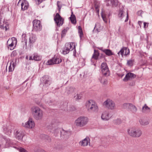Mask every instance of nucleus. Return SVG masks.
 <instances>
[{"label":"nucleus","instance_id":"obj_1","mask_svg":"<svg viewBox=\"0 0 152 152\" xmlns=\"http://www.w3.org/2000/svg\"><path fill=\"white\" fill-rule=\"evenodd\" d=\"M127 132L129 136L134 138L139 137L142 134V131L140 128L134 127L128 129Z\"/></svg>","mask_w":152,"mask_h":152},{"label":"nucleus","instance_id":"obj_2","mask_svg":"<svg viewBox=\"0 0 152 152\" xmlns=\"http://www.w3.org/2000/svg\"><path fill=\"white\" fill-rule=\"evenodd\" d=\"M32 114L34 118L37 120H41L43 117L42 111L37 107H33L31 108Z\"/></svg>","mask_w":152,"mask_h":152},{"label":"nucleus","instance_id":"obj_3","mask_svg":"<svg viewBox=\"0 0 152 152\" xmlns=\"http://www.w3.org/2000/svg\"><path fill=\"white\" fill-rule=\"evenodd\" d=\"M86 107L89 112H97L98 107L96 102L92 100H89L86 102Z\"/></svg>","mask_w":152,"mask_h":152},{"label":"nucleus","instance_id":"obj_4","mask_svg":"<svg viewBox=\"0 0 152 152\" xmlns=\"http://www.w3.org/2000/svg\"><path fill=\"white\" fill-rule=\"evenodd\" d=\"M75 48V44L74 42H69L66 43L62 53L64 54L68 53L70 51L72 50Z\"/></svg>","mask_w":152,"mask_h":152},{"label":"nucleus","instance_id":"obj_5","mask_svg":"<svg viewBox=\"0 0 152 152\" xmlns=\"http://www.w3.org/2000/svg\"><path fill=\"white\" fill-rule=\"evenodd\" d=\"M88 121L87 118L80 117L76 120L75 123L77 126L82 127L86 125L87 124Z\"/></svg>","mask_w":152,"mask_h":152},{"label":"nucleus","instance_id":"obj_6","mask_svg":"<svg viewBox=\"0 0 152 152\" xmlns=\"http://www.w3.org/2000/svg\"><path fill=\"white\" fill-rule=\"evenodd\" d=\"M62 61V60L59 56H54L51 59L48 60L46 64L47 65H52L59 64Z\"/></svg>","mask_w":152,"mask_h":152},{"label":"nucleus","instance_id":"obj_7","mask_svg":"<svg viewBox=\"0 0 152 152\" xmlns=\"http://www.w3.org/2000/svg\"><path fill=\"white\" fill-rule=\"evenodd\" d=\"M33 30L36 32L39 31L42 29L41 23L39 20H34L33 21Z\"/></svg>","mask_w":152,"mask_h":152},{"label":"nucleus","instance_id":"obj_8","mask_svg":"<svg viewBox=\"0 0 152 152\" xmlns=\"http://www.w3.org/2000/svg\"><path fill=\"white\" fill-rule=\"evenodd\" d=\"M54 20L58 26H62L64 22V19L60 16L58 13H56L54 17Z\"/></svg>","mask_w":152,"mask_h":152},{"label":"nucleus","instance_id":"obj_9","mask_svg":"<svg viewBox=\"0 0 152 152\" xmlns=\"http://www.w3.org/2000/svg\"><path fill=\"white\" fill-rule=\"evenodd\" d=\"M103 105L109 109L113 110L115 107V103L110 99H108L104 102Z\"/></svg>","mask_w":152,"mask_h":152},{"label":"nucleus","instance_id":"obj_10","mask_svg":"<svg viewBox=\"0 0 152 152\" xmlns=\"http://www.w3.org/2000/svg\"><path fill=\"white\" fill-rule=\"evenodd\" d=\"M0 28L2 29H5L6 31L9 29V24L1 16H0Z\"/></svg>","mask_w":152,"mask_h":152},{"label":"nucleus","instance_id":"obj_11","mask_svg":"<svg viewBox=\"0 0 152 152\" xmlns=\"http://www.w3.org/2000/svg\"><path fill=\"white\" fill-rule=\"evenodd\" d=\"M2 144L0 145V147L7 148L8 147L11 143L10 139L7 138L5 136H2L1 137Z\"/></svg>","mask_w":152,"mask_h":152},{"label":"nucleus","instance_id":"obj_12","mask_svg":"<svg viewBox=\"0 0 152 152\" xmlns=\"http://www.w3.org/2000/svg\"><path fill=\"white\" fill-rule=\"evenodd\" d=\"M42 82L43 86L45 87L48 86L51 83V79L47 75H45L43 77L42 79Z\"/></svg>","mask_w":152,"mask_h":152},{"label":"nucleus","instance_id":"obj_13","mask_svg":"<svg viewBox=\"0 0 152 152\" xmlns=\"http://www.w3.org/2000/svg\"><path fill=\"white\" fill-rule=\"evenodd\" d=\"M22 126L25 128L31 129L34 126L35 123L32 118H29L27 122L23 123Z\"/></svg>","mask_w":152,"mask_h":152},{"label":"nucleus","instance_id":"obj_14","mask_svg":"<svg viewBox=\"0 0 152 152\" xmlns=\"http://www.w3.org/2000/svg\"><path fill=\"white\" fill-rule=\"evenodd\" d=\"M14 129V127L11 125H7L4 126L3 132L5 134L10 136Z\"/></svg>","mask_w":152,"mask_h":152},{"label":"nucleus","instance_id":"obj_15","mask_svg":"<svg viewBox=\"0 0 152 152\" xmlns=\"http://www.w3.org/2000/svg\"><path fill=\"white\" fill-rule=\"evenodd\" d=\"M20 3H21V10L22 11H24L28 9L29 7V4L27 1L26 0H20L18 5Z\"/></svg>","mask_w":152,"mask_h":152},{"label":"nucleus","instance_id":"obj_16","mask_svg":"<svg viewBox=\"0 0 152 152\" xmlns=\"http://www.w3.org/2000/svg\"><path fill=\"white\" fill-rule=\"evenodd\" d=\"M14 133L15 138L19 140H21L24 136L22 130H15Z\"/></svg>","mask_w":152,"mask_h":152},{"label":"nucleus","instance_id":"obj_17","mask_svg":"<svg viewBox=\"0 0 152 152\" xmlns=\"http://www.w3.org/2000/svg\"><path fill=\"white\" fill-rule=\"evenodd\" d=\"M112 117V115L108 112L105 111L102 114L101 118L105 121H107Z\"/></svg>","mask_w":152,"mask_h":152},{"label":"nucleus","instance_id":"obj_18","mask_svg":"<svg viewBox=\"0 0 152 152\" xmlns=\"http://www.w3.org/2000/svg\"><path fill=\"white\" fill-rule=\"evenodd\" d=\"M136 77V75L133 73L129 72L127 73L124 78L123 79V80L125 82H126L128 81L130 79H133L134 78Z\"/></svg>","mask_w":152,"mask_h":152},{"label":"nucleus","instance_id":"obj_19","mask_svg":"<svg viewBox=\"0 0 152 152\" xmlns=\"http://www.w3.org/2000/svg\"><path fill=\"white\" fill-rule=\"evenodd\" d=\"M41 59V57L38 55L37 53H34L33 56H30L29 57V60H34L36 61H39Z\"/></svg>","mask_w":152,"mask_h":152},{"label":"nucleus","instance_id":"obj_20","mask_svg":"<svg viewBox=\"0 0 152 152\" xmlns=\"http://www.w3.org/2000/svg\"><path fill=\"white\" fill-rule=\"evenodd\" d=\"M140 124L142 126H145L149 124V121L144 118H140L139 120Z\"/></svg>","mask_w":152,"mask_h":152},{"label":"nucleus","instance_id":"obj_21","mask_svg":"<svg viewBox=\"0 0 152 152\" xmlns=\"http://www.w3.org/2000/svg\"><path fill=\"white\" fill-rule=\"evenodd\" d=\"M70 134V132L66 131L64 129H62L61 132V136L64 138H67Z\"/></svg>","mask_w":152,"mask_h":152},{"label":"nucleus","instance_id":"obj_22","mask_svg":"<svg viewBox=\"0 0 152 152\" xmlns=\"http://www.w3.org/2000/svg\"><path fill=\"white\" fill-rule=\"evenodd\" d=\"M99 49L104 53L106 55L108 56H110L113 55L114 54L112 51L110 49H103L102 48H99Z\"/></svg>","mask_w":152,"mask_h":152},{"label":"nucleus","instance_id":"obj_23","mask_svg":"<svg viewBox=\"0 0 152 152\" xmlns=\"http://www.w3.org/2000/svg\"><path fill=\"white\" fill-rule=\"evenodd\" d=\"M37 37L36 35L32 34L30 35L29 38V44L30 46H31L36 41Z\"/></svg>","mask_w":152,"mask_h":152},{"label":"nucleus","instance_id":"obj_24","mask_svg":"<svg viewBox=\"0 0 152 152\" xmlns=\"http://www.w3.org/2000/svg\"><path fill=\"white\" fill-rule=\"evenodd\" d=\"M90 143V139L87 137L83 140L80 142V145L82 146H86L88 145V143Z\"/></svg>","mask_w":152,"mask_h":152},{"label":"nucleus","instance_id":"obj_25","mask_svg":"<svg viewBox=\"0 0 152 152\" xmlns=\"http://www.w3.org/2000/svg\"><path fill=\"white\" fill-rule=\"evenodd\" d=\"M99 53L98 50H94V54L92 57L91 59H94L95 60H97L99 59ZM100 58H99L100 59Z\"/></svg>","mask_w":152,"mask_h":152},{"label":"nucleus","instance_id":"obj_26","mask_svg":"<svg viewBox=\"0 0 152 152\" xmlns=\"http://www.w3.org/2000/svg\"><path fill=\"white\" fill-rule=\"evenodd\" d=\"M151 110L150 108L148 107L146 104H145L142 107V113H146L149 112Z\"/></svg>","mask_w":152,"mask_h":152},{"label":"nucleus","instance_id":"obj_27","mask_svg":"<svg viewBox=\"0 0 152 152\" xmlns=\"http://www.w3.org/2000/svg\"><path fill=\"white\" fill-rule=\"evenodd\" d=\"M75 90V88L72 87L67 88L66 91V92L68 94H71L74 93Z\"/></svg>","mask_w":152,"mask_h":152},{"label":"nucleus","instance_id":"obj_28","mask_svg":"<svg viewBox=\"0 0 152 152\" xmlns=\"http://www.w3.org/2000/svg\"><path fill=\"white\" fill-rule=\"evenodd\" d=\"M16 64L13 61H11L10 65L9 67V71L11 72L12 71L15 66Z\"/></svg>","mask_w":152,"mask_h":152},{"label":"nucleus","instance_id":"obj_29","mask_svg":"<svg viewBox=\"0 0 152 152\" xmlns=\"http://www.w3.org/2000/svg\"><path fill=\"white\" fill-rule=\"evenodd\" d=\"M129 109L132 112L134 113H135L137 111V108L132 104H131Z\"/></svg>","mask_w":152,"mask_h":152},{"label":"nucleus","instance_id":"obj_30","mask_svg":"<svg viewBox=\"0 0 152 152\" xmlns=\"http://www.w3.org/2000/svg\"><path fill=\"white\" fill-rule=\"evenodd\" d=\"M11 40H12V41L10 42V44L9 45V47H13L14 44L16 45L17 43V39L15 38L12 37Z\"/></svg>","mask_w":152,"mask_h":152},{"label":"nucleus","instance_id":"obj_31","mask_svg":"<svg viewBox=\"0 0 152 152\" xmlns=\"http://www.w3.org/2000/svg\"><path fill=\"white\" fill-rule=\"evenodd\" d=\"M71 23L73 24H75L76 23V18L75 15L73 14V12H72V14L71 17L69 18Z\"/></svg>","mask_w":152,"mask_h":152},{"label":"nucleus","instance_id":"obj_32","mask_svg":"<svg viewBox=\"0 0 152 152\" xmlns=\"http://www.w3.org/2000/svg\"><path fill=\"white\" fill-rule=\"evenodd\" d=\"M101 71L102 75L105 77H107L110 75V72L109 69H106V70H103V71L101 70Z\"/></svg>","mask_w":152,"mask_h":152},{"label":"nucleus","instance_id":"obj_33","mask_svg":"<svg viewBox=\"0 0 152 152\" xmlns=\"http://www.w3.org/2000/svg\"><path fill=\"white\" fill-rule=\"evenodd\" d=\"M101 70L103 71L104 70L109 69L107 64L106 63H102L101 65Z\"/></svg>","mask_w":152,"mask_h":152},{"label":"nucleus","instance_id":"obj_34","mask_svg":"<svg viewBox=\"0 0 152 152\" xmlns=\"http://www.w3.org/2000/svg\"><path fill=\"white\" fill-rule=\"evenodd\" d=\"M99 79L100 82L103 84L106 85L107 84V80L106 79H104L103 77H100Z\"/></svg>","mask_w":152,"mask_h":152},{"label":"nucleus","instance_id":"obj_35","mask_svg":"<svg viewBox=\"0 0 152 152\" xmlns=\"http://www.w3.org/2000/svg\"><path fill=\"white\" fill-rule=\"evenodd\" d=\"M95 10L97 13H99V3L95 1L94 2Z\"/></svg>","mask_w":152,"mask_h":152},{"label":"nucleus","instance_id":"obj_36","mask_svg":"<svg viewBox=\"0 0 152 152\" xmlns=\"http://www.w3.org/2000/svg\"><path fill=\"white\" fill-rule=\"evenodd\" d=\"M69 29V28L67 27L62 31L61 34L62 38L64 37L65 36L67 31Z\"/></svg>","mask_w":152,"mask_h":152},{"label":"nucleus","instance_id":"obj_37","mask_svg":"<svg viewBox=\"0 0 152 152\" xmlns=\"http://www.w3.org/2000/svg\"><path fill=\"white\" fill-rule=\"evenodd\" d=\"M110 1L113 6H117L119 3L118 0H110Z\"/></svg>","mask_w":152,"mask_h":152},{"label":"nucleus","instance_id":"obj_38","mask_svg":"<svg viewBox=\"0 0 152 152\" xmlns=\"http://www.w3.org/2000/svg\"><path fill=\"white\" fill-rule=\"evenodd\" d=\"M134 62V60H128L127 61V65L129 66H132L133 65V63Z\"/></svg>","mask_w":152,"mask_h":152},{"label":"nucleus","instance_id":"obj_39","mask_svg":"<svg viewBox=\"0 0 152 152\" xmlns=\"http://www.w3.org/2000/svg\"><path fill=\"white\" fill-rule=\"evenodd\" d=\"M78 33L79 34V36L80 38H81L83 36V31L82 30V29L81 28V27L80 26H78Z\"/></svg>","mask_w":152,"mask_h":152},{"label":"nucleus","instance_id":"obj_40","mask_svg":"<svg viewBox=\"0 0 152 152\" xmlns=\"http://www.w3.org/2000/svg\"><path fill=\"white\" fill-rule=\"evenodd\" d=\"M131 104V103H125L123 104V107L124 109H129Z\"/></svg>","mask_w":152,"mask_h":152},{"label":"nucleus","instance_id":"obj_41","mask_svg":"<svg viewBox=\"0 0 152 152\" xmlns=\"http://www.w3.org/2000/svg\"><path fill=\"white\" fill-rule=\"evenodd\" d=\"M124 11L122 10H120L119 11V12L118 13V16L119 18H121V19L123 17Z\"/></svg>","mask_w":152,"mask_h":152},{"label":"nucleus","instance_id":"obj_42","mask_svg":"<svg viewBox=\"0 0 152 152\" xmlns=\"http://www.w3.org/2000/svg\"><path fill=\"white\" fill-rule=\"evenodd\" d=\"M124 49H125V52L124 55L127 56L130 53L129 49L126 47H124Z\"/></svg>","mask_w":152,"mask_h":152},{"label":"nucleus","instance_id":"obj_43","mask_svg":"<svg viewBox=\"0 0 152 152\" xmlns=\"http://www.w3.org/2000/svg\"><path fill=\"white\" fill-rule=\"evenodd\" d=\"M18 150L20 152H28L27 151L22 147H20L18 148Z\"/></svg>","mask_w":152,"mask_h":152},{"label":"nucleus","instance_id":"obj_44","mask_svg":"<svg viewBox=\"0 0 152 152\" xmlns=\"http://www.w3.org/2000/svg\"><path fill=\"white\" fill-rule=\"evenodd\" d=\"M124 47H123L120 50L118 53V55L120 54L122 56L124 54V52L125 50V49H124Z\"/></svg>","mask_w":152,"mask_h":152},{"label":"nucleus","instance_id":"obj_45","mask_svg":"<svg viewBox=\"0 0 152 152\" xmlns=\"http://www.w3.org/2000/svg\"><path fill=\"white\" fill-rule=\"evenodd\" d=\"M101 15L104 21L105 22L107 23V19L105 15H104L103 13H101Z\"/></svg>","mask_w":152,"mask_h":152},{"label":"nucleus","instance_id":"obj_46","mask_svg":"<svg viewBox=\"0 0 152 152\" xmlns=\"http://www.w3.org/2000/svg\"><path fill=\"white\" fill-rule=\"evenodd\" d=\"M61 131L60 130L57 129H55L54 132V134L55 136H57L58 134L60 132H61Z\"/></svg>","mask_w":152,"mask_h":152},{"label":"nucleus","instance_id":"obj_47","mask_svg":"<svg viewBox=\"0 0 152 152\" xmlns=\"http://www.w3.org/2000/svg\"><path fill=\"white\" fill-rule=\"evenodd\" d=\"M114 123L116 124H119L121 123V120L119 119H117L114 121Z\"/></svg>","mask_w":152,"mask_h":152},{"label":"nucleus","instance_id":"obj_48","mask_svg":"<svg viewBox=\"0 0 152 152\" xmlns=\"http://www.w3.org/2000/svg\"><path fill=\"white\" fill-rule=\"evenodd\" d=\"M82 96L81 95L77 94L76 96H75V98L76 100L80 99H81Z\"/></svg>","mask_w":152,"mask_h":152},{"label":"nucleus","instance_id":"obj_49","mask_svg":"<svg viewBox=\"0 0 152 152\" xmlns=\"http://www.w3.org/2000/svg\"><path fill=\"white\" fill-rule=\"evenodd\" d=\"M125 31V30L124 28L122 29H121V27L119 26V28L118 29V31L121 34L123 33L124 31Z\"/></svg>","mask_w":152,"mask_h":152},{"label":"nucleus","instance_id":"obj_50","mask_svg":"<svg viewBox=\"0 0 152 152\" xmlns=\"http://www.w3.org/2000/svg\"><path fill=\"white\" fill-rule=\"evenodd\" d=\"M60 3V2L59 1H57V5L58 7V11H59V12H60V10L61 9V5H59V4Z\"/></svg>","mask_w":152,"mask_h":152},{"label":"nucleus","instance_id":"obj_51","mask_svg":"<svg viewBox=\"0 0 152 152\" xmlns=\"http://www.w3.org/2000/svg\"><path fill=\"white\" fill-rule=\"evenodd\" d=\"M22 36V38H25L24 40L25 41V45H26V47L27 44V39H26V40H25V37H26V35L25 34H23Z\"/></svg>","mask_w":152,"mask_h":152},{"label":"nucleus","instance_id":"obj_52","mask_svg":"<svg viewBox=\"0 0 152 152\" xmlns=\"http://www.w3.org/2000/svg\"><path fill=\"white\" fill-rule=\"evenodd\" d=\"M17 55V53L16 51L15 50H14L12 52L11 54V56H16Z\"/></svg>","mask_w":152,"mask_h":152},{"label":"nucleus","instance_id":"obj_53","mask_svg":"<svg viewBox=\"0 0 152 152\" xmlns=\"http://www.w3.org/2000/svg\"><path fill=\"white\" fill-rule=\"evenodd\" d=\"M12 41L11 39H9L7 42V44L8 45V47H9V45L10 44L11 42Z\"/></svg>","mask_w":152,"mask_h":152},{"label":"nucleus","instance_id":"obj_54","mask_svg":"<svg viewBox=\"0 0 152 152\" xmlns=\"http://www.w3.org/2000/svg\"><path fill=\"white\" fill-rule=\"evenodd\" d=\"M148 23L146 22L144 23V27L145 28H146L148 27Z\"/></svg>","mask_w":152,"mask_h":152},{"label":"nucleus","instance_id":"obj_55","mask_svg":"<svg viewBox=\"0 0 152 152\" xmlns=\"http://www.w3.org/2000/svg\"><path fill=\"white\" fill-rule=\"evenodd\" d=\"M147 43H148V45H147L146 47L147 48L149 49L150 48V46H151V43H149V44L148 41H147Z\"/></svg>","mask_w":152,"mask_h":152},{"label":"nucleus","instance_id":"obj_56","mask_svg":"<svg viewBox=\"0 0 152 152\" xmlns=\"http://www.w3.org/2000/svg\"><path fill=\"white\" fill-rule=\"evenodd\" d=\"M73 50H73V55L75 56H76V49H75V48H74Z\"/></svg>","mask_w":152,"mask_h":152},{"label":"nucleus","instance_id":"obj_57","mask_svg":"<svg viewBox=\"0 0 152 152\" xmlns=\"http://www.w3.org/2000/svg\"><path fill=\"white\" fill-rule=\"evenodd\" d=\"M36 152H46L45 151L43 150H38Z\"/></svg>","mask_w":152,"mask_h":152},{"label":"nucleus","instance_id":"obj_58","mask_svg":"<svg viewBox=\"0 0 152 152\" xmlns=\"http://www.w3.org/2000/svg\"><path fill=\"white\" fill-rule=\"evenodd\" d=\"M128 20V13H127L126 18L125 19V22H126Z\"/></svg>","mask_w":152,"mask_h":152},{"label":"nucleus","instance_id":"obj_59","mask_svg":"<svg viewBox=\"0 0 152 152\" xmlns=\"http://www.w3.org/2000/svg\"><path fill=\"white\" fill-rule=\"evenodd\" d=\"M138 23L139 25L140 26V27H141V25L142 24V22L141 21H139L138 22Z\"/></svg>","mask_w":152,"mask_h":152},{"label":"nucleus","instance_id":"obj_60","mask_svg":"<svg viewBox=\"0 0 152 152\" xmlns=\"http://www.w3.org/2000/svg\"><path fill=\"white\" fill-rule=\"evenodd\" d=\"M105 57V56L103 54H101V56H100V58H104Z\"/></svg>","mask_w":152,"mask_h":152},{"label":"nucleus","instance_id":"obj_61","mask_svg":"<svg viewBox=\"0 0 152 152\" xmlns=\"http://www.w3.org/2000/svg\"><path fill=\"white\" fill-rule=\"evenodd\" d=\"M28 56H27L26 57V59H28Z\"/></svg>","mask_w":152,"mask_h":152},{"label":"nucleus","instance_id":"obj_62","mask_svg":"<svg viewBox=\"0 0 152 152\" xmlns=\"http://www.w3.org/2000/svg\"><path fill=\"white\" fill-rule=\"evenodd\" d=\"M106 5L107 6H109L110 4L108 3Z\"/></svg>","mask_w":152,"mask_h":152},{"label":"nucleus","instance_id":"obj_63","mask_svg":"<svg viewBox=\"0 0 152 152\" xmlns=\"http://www.w3.org/2000/svg\"><path fill=\"white\" fill-rule=\"evenodd\" d=\"M14 48H12V49H11V48H10V50H13L14 49Z\"/></svg>","mask_w":152,"mask_h":152},{"label":"nucleus","instance_id":"obj_64","mask_svg":"<svg viewBox=\"0 0 152 152\" xmlns=\"http://www.w3.org/2000/svg\"><path fill=\"white\" fill-rule=\"evenodd\" d=\"M150 58L151 60H152V57H150Z\"/></svg>","mask_w":152,"mask_h":152}]
</instances>
